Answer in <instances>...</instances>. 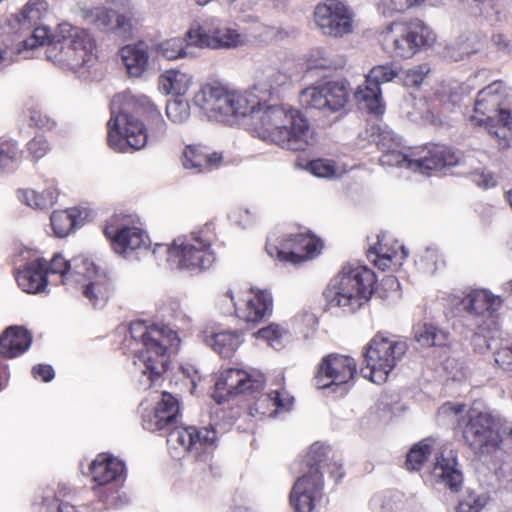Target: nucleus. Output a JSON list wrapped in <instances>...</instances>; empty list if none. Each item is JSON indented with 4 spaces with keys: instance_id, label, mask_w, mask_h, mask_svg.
Returning <instances> with one entry per match:
<instances>
[{
    "instance_id": "obj_7",
    "label": "nucleus",
    "mask_w": 512,
    "mask_h": 512,
    "mask_svg": "<svg viewBox=\"0 0 512 512\" xmlns=\"http://www.w3.org/2000/svg\"><path fill=\"white\" fill-rule=\"evenodd\" d=\"M95 49L96 43L91 33L69 23H61L49 40L45 54L54 64L78 71L95 63Z\"/></svg>"
},
{
    "instance_id": "obj_4",
    "label": "nucleus",
    "mask_w": 512,
    "mask_h": 512,
    "mask_svg": "<svg viewBox=\"0 0 512 512\" xmlns=\"http://www.w3.org/2000/svg\"><path fill=\"white\" fill-rule=\"evenodd\" d=\"M328 453L329 447L324 444L316 442L310 446L303 461L306 471L296 479L290 492V504L294 512L316 511L323 497L322 469L326 468L336 482L344 476L341 464L329 462Z\"/></svg>"
},
{
    "instance_id": "obj_10",
    "label": "nucleus",
    "mask_w": 512,
    "mask_h": 512,
    "mask_svg": "<svg viewBox=\"0 0 512 512\" xmlns=\"http://www.w3.org/2000/svg\"><path fill=\"white\" fill-rule=\"evenodd\" d=\"M429 72L430 67L428 64H421L402 72H398L389 64L375 66L366 75L365 84L357 88L355 98L369 112L380 115L384 112L381 84L399 77L404 86L419 87Z\"/></svg>"
},
{
    "instance_id": "obj_47",
    "label": "nucleus",
    "mask_w": 512,
    "mask_h": 512,
    "mask_svg": "<svg viewBox=\"0 0 512 512\" xmlns=\"http://www.w3.org/2000/svg\"><path fill=\"white\" fill-rule=\"evenodd\" d=\"M478 51L476 43L469 40L456 41L445 48V57L452 61H460Z\"/></svg>"
},
{
    "instance_id": "obj_30",
    "label": "nucleus",
    "mask_w": 512,
    "mask_h": 512,
    "mask_svg": "<svg viewBox=\"0 0 512 512\" xmlns=\"http://www.w3.org/2000/svg\"><path fill=\"white\" fill-rule=\"evenodd\" d=\"M221 153H210L205 147L189 145L183 153V166L196 172H208L217 169L222 163Z\"/></svg>"
},
{
    "instance_id": "obj_24",
    "label": "nucleus",
    "mask_w": 512,
    "mask_h": 512,
    "mask_svg": "<svg viewBox=\"0 0 512 512\" xmlns=\"http://www.w3.org/2000/svg\"><path fill=\"white\" fill-rule=\"evenodd\" d=\"M104 232L110 239L114 251L126 259H137L138 254L150 247L148 235L136 226L107 225Z\"/></svg>"
},
{
    "instance_id": "obj_18",
    "label": "nucleus",
    "mask_w": 512,
    "mask_h": 512,
    "mask_svg": "<svg viewBox=\"0 0 512 512\" xmlns=\"http://www.w3.org/2000/svg\"><path fill=\"white\" fill-rule=\"evenodd\" d=\"M314 21L324 35L343 38L354 31L355 12L343 1L325 0L315 7Z\"/></svg>"
},
{
    "instance_id": "obj_61",
    "label": "nucleus",
    "mask_w": 512,
    "mask_h": 512,
    "mask_svg": "<svg viewBox=\"0 0 512 512\" xmlns=\"http://www.w3.org/2000/svg\"><path fill=\"white\" fill-rule=\"evenodd\" d=\"M472 343L478 353H484L490 347L488 339L480 333H475Z\"/></svg>"
},
{
    "instance_id": "obj_25",
    "label": "nucleus",
    "mask_w": 512,
    "mask_h": 512,
    "mask_svg": "<svg viewBox=\"0 0 512 512\" xmlns=\"http://www.w3.org/2000/svg\"><path fill=\"white\" fill-rule=\"evenodd\" d=\"M188 37L190 42L198 47L213 49L235 48L243 45L245 42L244 35L229 27L215 28L211 34L206 33L201 28H191L188 30Z\"/></svg>"
},
{
    "instance_id": "obj_15",
    "label": "nucleus",
    "mask_w": 512,
    "mask_h": 512,
    "mask_svg": "<svg viewBox=\"0 0 512 512\" xmlns=\"http://www.w3.org/2000/svg\"><path fill=\"white\" fill-rule=\"evenodd\" d=\"M124 470L123 462L105 454L98 455L91 463L94 490L105 508H118L125 503L126 497L118 493Z\"/></svg>"
},
{
    "instance_id": "obj_41",
    "label": "nucleus",
    "mask_w": 512,
    "mask_h": 512,
    "mask_svg": "<svg viewBox=\"0 0 512 512\" xmlns=\"http://www.w3.org/2000/svg\"><path fill=\"white\" fill-rule=\"evenodd\" d=\"M370 505L373 512H401L403 495L394 491L379 493L372 497Z\"/></svg>"
},
{
    "instance_id": "obj_11",
    "label": "nucleus",
    "mask_w": 512,
    "mask_h": 512,
    "mask_svg": "<svg viewBox=\"0 0 512 512\" xmlns=\"http://www.w3.org/2000/svg\"><path fill=\"white\" fill-rule=\"evenodd\" d=\"M407 349L406 341L378 332L367 344L364 353L366 366L361 368V373L374 383L385 382Z\"/></svg>"
},
{
    "instance_id": "obj_51",
    "label": "nucleus",
    "mask_w": 512,
    "mask_h": 512,
    "mask_svg": "<svg viewBox=\"0 0 512 512\" xmlns=\"http://www.w3.org/2000/svg\"><path fill=\"white\" fill-rule=\"evenodd\" d=\"M68 493L69 488L64 484H59L57 491L53 488H46L41 494V506L46 512H54V506L63 503L62 498L66 497Z\"/></svg>"
},
{
    "instance_id": "obj_35",
    "label": "nucleus",
    "mask_w": 512,
    "mask_h": 512,
    "mask_svg": "<svg viewBox=\"0 0 512 512\" xmlns=\"http://www.w3.org/2000/svg\"><path fill=\"white\" fill-rule=\"evenodd\" d=\"M58 197L54 181H48L47 188L43 191L33 189H22L18 191V198L21 202L34 209H48L52 207Z\"/></svg>"
},
{
    "instance_id": "obj_32",
    "label": "nucleus",
    "mask_w": 512,
    "mask_h": 512,
    "mask_svg": "<svg viewBox=\"0 0 512 512\" xmlns=\"http://www.w3.org/2000/svg\"><path fill=\"white\" fill-rule=\"evenodd\" d=\"M120 55L130 77L139 78L147 71L150 55L145 42L122 47Z\"/></svg>"
},
{
    "instance_id": "obj_37",
    "label": "nucleus",
    "mask_w": 512,
    "mask_h": 512,
    "mask_svg": "<svg viewBox=\"0 0 512 512\" xmlns=\"http://www.w3.org/2000/svg\"><path fill=\"white\" fill-rule=\"evenodd\" d=\"M192 76L179 70H168L159 78V89L166 94L184 95L191 83Z\"/></svg>"
},
{
    "instance_id": "obj_21",
    "label": "nucleus",
    "mask_w": 512,
    "mask_h": 512,
    "mask_svg": "<svg viewBox=\"0 0 512 512\" xmlns=\"http://www.w3.org/2000/svg\"><path fill=\"white\" fill-rule=\"evenodd\" d=\"M348 100V90L342 81H329L304 89L299 97L300 104L305 109H317L327 112H337Z\"/></svg>"
},
{
    "instance_id": "obj_53",
    "label": "nucleus",
    "mask_w": 512,
    "mask_h": 512,
    "mask_svg": "<svg viewBox=\"0 0 512 512\" xmlns=\"http://www.w3.org/2000/svg\"><path fill=\"white\" fill-rule=\"evenodd\" d=\"M50 147L45 137L38 135L27 144V150L34 160H38L46 155Z\"/></svg>"
},
{
    "instance_id": "obj_38",
    "label": "nucleus",
    "mask_w": 512,
    "mask_h": 512,
    "mask_svg": "<svg viewBox=\"0 0 512 512\" xmlns=\"http://www.w3.org/2000/svg\"><path fill=\"white\" fill-rule=\"evenodd\" d=\"M192 47L198 46L190 42L187 32L185 39L171 38L159 43L157 45V52L168 60H175L192 56L190 51Z\"/></svg>"
},
{
    "instance_id": "obj_27",
    "label": "nucleus",
    "mask_w": 512,
    "mask_h": 512,
    "mask_svg": "<svg viewBox=\"0 0 512 512\" xmlns=\"http://www.w3.org/2000/svg\"><path fill=\"white\" fill-rule=\"evenodd\" d=\"M253 296L246 299V303L243 307H240L237 302L234 301L232 291H228L231 301L234 304L236 315L245 320L246 322H259L266 316L270 315L273 307V298L267 290H252Z\"/></svg>"
},
{
    "instance_id": "obj_63",
    "label": "nucleus",
    "mask_w": 512,
    "mask_h": 512,
    "mask_svg": "<svg viewBox=\"0 0 512 512\" xmlns=\"http://www.w3.org/2000/svg\"><path fill=\"white\" fill-rule=\"evenodd\" d=\"M317 54H319V59L315 61V67L322 69H330L333 68V62L327 57V52L325 50H317Z\"/></svg>"
},
{
    "instance_id": "obj_55",
    "label": "nucleus",
    "mask_w": 512,
    "mask_h": 512,
    "mask_svg": "<svg viewBox=\"0 0 512 512\" xmlns=\"http://www.w3.org/2000/svg\"><path fill=\"white\" fill-rule=\"evenodd\" d=\"M494 361L499 368L512 371V345L503 346L495 351Z\"/></svg>"
},
{
    "instance_id": "obj_34",
    "label": "nucleus",
    "mask_w": 512,
    "mask_h": 512,
    "mask_svg": "<svg viewBox=\"0 0 512 512\" xmlns=\"http://www.w3.org/2000/svg\"><path fill=\"white\" fill-rule=\"evenodd\" d=\"M242 341V333L238 330H224L204 335V342L223 358L232 357Z\"/></svg>"
},
{
    "instance_id": "obj_5",
    "label": "nucleus",
    "mask_w": 512,
    "mask_h": 512,
    "mask_svg": "<svg viewBox=\"0 0 512 512\" xmlns=\"http://www.w3.org/2000/svg\"><path fill=\"white\" fill-rule=\"evenodd\" d=\"M215 240V226L207 223L189 234L179 235L171 244H156L153 254H167V262L179 271L199 273L216 261L212 249Z\"/></svg>"
},
{
    "instance_id": "obj_17",
    "label": "nucleus",
    "mask_w": 512,
    "mask_h": 512,
    "mask_svg": "<svg viewBox=\"0 0 512 512\" xmlns=\"http://www.w3.org/2000/svg\"><path fill=\"white\" fill-rule=\"evenodd\" d=\"M75 273L79 279L72 288L80 290L94 307H103L112 293V283L107 273L88 258L76 260Z\"/></svg>"
},
{
    "instance_id": "obj_31",
    "label": "nucleus",
    "mask_w": 512,
    "mask_h": 512,
    "mask_svg": "<svg viewBox=\"0 0 512 512\" xmlns=\"http://www.w3.org/2000/svg\"><path fill=\"white\" fill-rule=\"evenodd\" d=\"M433 475L451 491H458L463 483L462 472L457 467L456 455L452 450L436 457Z\"/></svg>"
},
{
    "instance_id": "obj_20",
    "label": "nucleus",
    "mask_w": 512,
    "mask_h": 512,
    "mask_svg": "<svg viewBox=\"0 0 512 512\" xmlns=\"http://www.w3.org/2000/svg\"><path fill=\"white\" fill-rule=\"evenodd\" d=\"M322 248L321 241L309 234L289 235L279 244H273L272 238H268L266 251L271 257H276L281 262L293 264L316 257Z\"/></svg>"
},
{
    "instance_id": "obj_33",
    "label": "nucleus",
    "mask_w": 512,
    "mask_h": 512,
    "mask_svg": "<svg viewBox=\"0 0 512 512\" xmlns=\"http://www.w3.org/2000/svg\"><path fill=\"white\" fill-rule=\"evenodd\" d=\"M292 403L293 398L286 390H273L258 397L254 405L250 407V412L252 415H254L255 412L262 416H272L280 410L289 409Z\"/></svg>"
},
{
    "instance_id": "obj_49",
    "label": "nucleus",
    "mask_w": 512,
    "mask_h": 512,
    "mask_svg": "<svg viewBox=\"0 0 512 512\" xmlns=\"http://www.w3.org/2000/svg\"><path fill=\"white\" fill-rule=\"evenodd\" d=\"M384 236L378 235V241L375 246L370 247L367 252L368 258L382 271L390 267L392 263V254L388 249L382 246Z\"/></svg>"
},
{
    "instance_id": "obj_36",
    "label": "nucleus",
    "mask_w": 512,
    "mask_h": 512,
    "mask_svg": "<svg viewBox=\"0 0 512 512\" xmlns=\"http://www.w3.org/2000/svg\"><path fill=\"white\" fill-rule=\"evenodd\" d=\"M414 339L422 347H445L450 333L432 323H423L414 327Z\"/></svg>"
},
{
    "instance_id": "obj_14",
    "label": "nucleus",
    "mask_w": 512,
    "mask_h": 512,
    "mask_svg": "<svg viewBox=\"0 0 512 512\" xmlns=\"http://www.w3.org/2000/svg\"><path fill=\"white\" fill-rule=\"evenodd\" d=\"M217 432L213 426L175 427L167 435V445L173 458H181L185 453L193 454L202 462L208 463L216 448Z\"/></svg>"
},
{
    "instance_id": "obj_56",
    "label": "nucleus",
    "mask_w": 512,
    "mask_h": 512,
    "mask_svg": "<svg viewBox=\"0 0 512 512\" xmlns=\"http://www.w3.org/2000/svg\"><path fill=\"white\" fill-rule=\"evenodd\" d=\"M31 124L46 129H52L55 126V121L49 116L44 114L40 109L33 108L30 110Z\"/></svg>"
},
{
    "instance_id": "obj_59",
    "label": "nucleus",
    "mask_w": 512,
    "mask_h": 512,
    "mask_svg": "<svg viewBox=\"0 0 512 512\" xmlns=\"http://www.w3.org/2000/svg\"><path fill=\"white\" fill-rule=\"evenodd\" d=\"M491 41L493 45L500 51L507 53L512 51V43L505 34H493Z\"/></svg>"
},
{
    "instance_id": "obj_29",
    "label": "nucleus",
    "mask_w": 512,
    "mask_h": 512,
    "mask_svg": "<svg viewBox=\"0 0 512 512\" xmlns=\"http://www.w3.org/2000/svg\"><path fill=\"white\" fill-rule=\"evenodd\" d=\"M32 343V334L22 326H9L0 335V355L12 359L25 353Z\"/></svg>"
},
{
    "instance_id": "obj_6",
    "label": "nucleus",
    "mask_w": 512,
    "mask_h": 512,
    "mask_svg": "<svg viewBox=\"0 0 512 512\" xmlns=\"http://www.w3.org/2000/svg\"><path fill=\"white\" fill-rule=\"evenodd\" d=\"M376 276L365 266L347 264L334 276L324 292L331 308L354 313L370 300Z\"/></svg>"
},
{
    "instance_id": "obj_8",
    "label": "nucleus",
    "mask_w": 512,
    "mask_h": 512,
    "mask_svg": "<svg viewBox=\"0 0 512 512\" xmlns=\"http://www.w3.org/2000/svg\"><path fill=\"white\" fill-rule=\"evenodd\" d=\"M400 142L392 132H383L380 135L378 146L383 151L379 162L382 166L407 168L415 172L426 173L433 170H442L445 167L455 166L459 162L458 155L444 145H432L423 148L417 153L407 155L397 148Z\"/></svg>"
},
{
    "instance_id": "obj_58",
    "label": "nucleus",
    "mask_w": 512,
    "mask_h": 512,
    "mask_svg": "<svg viewBox=\"0 0 512 512\" xmlns=\"http://www.w3.org/2000/svg\"><path fill=\"white\" fill-rule=\"evenodd\" d=\"M34 378H40L44 382H50L54 377V369L50 365H36L32 368Z\"/></svg>"
},
{
    "instance_id": "obj_45",
    "label": "nucleus",
    "mask_w": 512,
    "mask_h": 512,
    "mask_svg": "<svg viewBox=\"0 0 512 512\" xmlns=\"http://www.w3.org/2000/svg\"><path fill=\"white\" fill-rule=\"evenodd\" d=\"M21 160V151L14 140L0 142V171L13 169Z\"/></svg>"
},
{
    "instance_id": "obj_44",
    "label": "nucleus",
    "mask_w": 512,
    "mask_h": 512,
    "mask_svg": "<svg viewBox=\"0 0 512 512\" xmlns=\"http://www.w3.org/2000/svg\"><path fill=\"white\" fill-rule=\"evenodd\" d=\"M47 12L48 3L46 0H29L21 10L18 21L22 25L28 23L31 26H35Z\"/></svg>"
},
{
    "instance_id": "obj_62",
    "label": "nucleus",
    "mask_w": 512,
    "mask_h": 512,
    "mask_svg": "<svg viewBox=\"0 0 512 512\" xmlns=\"http://www.w3.org/2000/svg\"><path fill=\"white\" fill-rule=\"evenodd\" d=\"M465 409V405L464 404H453V403H445L443 404L440 409H439V412L442 413V414H449V413H452L454 415H458V414H461Z\"/></svg>"
},
{
    "instance_id": "obj_57",
    "label": "nucleus",
    "mask_w": 512,
    "mask_h": 512,
    "mask_svg": "<svg viewBox=\"0 0 512 512\" xmlns=\"http://www.w3.org/2000/svg\"><path fill=\"white\" fill-rule=\"evenodd\" d=\"M49 39V30L46 27L35 25L33 35L25 41L26 46L34 48L37 45H44L46 40Z\"/></svg>"
},
{
    "instance_id": "obj_1",
    "label": "nucleus",
    "mask_w": 512,
    "mask_h": 512,
    "mask_svg": "<svg viewBox=\"0 0 512 512\" xmlns=\"http://www.w3.org/2000/svg\"><path fill=\"white\" fill-rule=\"evenodd\" d=\"M288 80L287 74L268 66L258 73L251 91L241 93L218 83H207L195 94L193 102L213 121L231 124L249 116V129L254 136L283 149L304 151L314 141L308 119L288 106L267 105Z\"/></svg>"
},
{
    "instance_id": "obj_19",
    "label": "nucleus",
    "mask_w": 512,
    "mask_h": 512,
    "mask_svg": "<svg viewBox=\"0 0 512 512\" xmlns=\"http://www.w3.org/2000/svg\"><path fill=\"white\" fill-rule=\"evenodd\" d=\"M452 301L457 310L475 320L480 332L485 330L488 321L494 322V316L502 306V299L486 289H470L462 297H453Z\"/></svg>"
},
{
    "instance_id": "obj_23",
    "label": "nucleus",
    "mask_w": 512,
    "mask_h": 512,
    "mask_svg": "<svg viewBox=\"0 0 512 512\" xmlns=\"http://www.w3.org/2000/svg\"><path fill=\"white\" fill-rule=\"evenodd\" d=\"M262 386L263 380L261 377L252 378L244 370L229 368L220 373L212 396L218 404H222L239 394L255 392Z\"/></svg>"
},
{
    "instance_id": "obj_43",
    "label": "nucleus",
    "mask_w": 512,
    "mask_h": 512,
    "mask_svg": "<svg viewBox=\"0 0 512 512\" xmlns=\"http://www.w3.org/2000/svg\"><path fill=\"white\" fill-rule=\"evenodd\" d=\"M308 170L319 178H337L345 173L343 166L331 159L319 158L309 162Z\"/></svg>"
},
{
    "instance_id": "obj_13",
    "label": "nucleus",
    "mask_w": 512,
    "mask_h": 512,
    "mask_svg": "<svg viewBox=\"0 0 512 512\" xmlns=\"http://www.w3.org/2000/svg\"><path fill=\"white\" fill-rule=\"evenodd\" d=\"M80 16L88 24L122 40L133 37L137 24L130 0H111L109 6L82 8Z\"/></svg>"
},
{
    "instance_id": "obj_2",
    "label": "nucleus",
    "mask_w": 512,
    "mask_h": 512,
    "mask_svg": "<svg viewBox=\"0 0 512 512\" xmlns=\"http://www.w3.org/2000/svg\"><path fill=\"white\" fill-rule=\"evenodd\" d=\"M132 109L148 114L150 125L156 137H162L166 132V123L160 111L145 96H134L131 92H123L111 101V117L107 124V142L116 152L127 153L145 147L147 133L142 122L130 113Z\"/></svg>"
},
{
    "instance_id": "obj_48",
    "label": "nucleus",
    "mask_w": 512,
    "mask_h": 512,
    "mask_svg": "<svg viewBox=\"0 0 512 512\" xmlns=\"http://www.w3.org/2000/svg\"><path fill=\"white\" fill-rule=\"evenodd\" d=\"M166 115L175 124H183L190 117V105L186 100L177 98L166 105Z\"/></svg>"
},
{
    "instance_id": "obj_3",
    "label": "nucleus",
    "mask_w": 512,
    "mask_h": 512,
    "mask_svg": "<svg viewBox=\"0 0 512 512\" xmlns=\"http://www.w3.org/2000/svg\"><path fill=\"white\" fill-rule=\"evenodd\" d=\"M129 336L134 343V364L139 366L140 388L146 390L157 385L162 374L169 367V349H177L180 339L177 333L166 325L148 326L137 320L129 326Z\"/></svg>"
},
{
    "instance_id": "obj_26",
    "label": "nucleus",
    "mask_w": 512,
    "mask_h": 512,
    "mask_svg": "<svg viewBox=\"0 0 512 512\" xmlns=\"http://www.w3.org/2000/svg\"><path fill=\"white\" fill-rule=\"evenodd\" d=\"M179 416L178 399L168 392H163L154 412L143 416V428L152 432H163L173 426Z\"/></svg>"
},
{
    "instance_id": "obj_50",
    "label": "nucleus",
    "mask_w": 512,
    "mask_h": 512,
    "mask_svg": "<svg viewBox=\"0 0 512 512\" xmlns=\"http://www.w3.org/2000/svg\"><path fill=\"white\" fill-rule=\"evenodd\" d=\"M257 336L265 339L272 348L279 350L283 346V340L288 338V331L280 325L271 324L260 329Z\"/></svg>"
},
{
    "instance_id": "obj_22",
    "label": "nucleus",
    "mask_w": 512,
    "mask_h": 512,
    "mask_svg": "<svg viewBox=\"0 0 512 512\" xmlns=\"http://www.w3.org/2000/svg\"><path fill=\"white\" fill-rule=\"evenodd\" d=\"M356 362L353 358L341 354H329L318 365L314 378L318 389H327L333 386L343 387L354 378Z\"/></svg>"
},
{
    "instance_id": "obj_9",
    "label": "nucleus",
    "mask_w": 512,
    "mask_h": 512,
    "mask_svg": "<svg viewBox=\"0 0 512 512\" xmlns=\"http://www.w3.org/2000/svg\"><path fill=\"white\" fill-rule=\"evenodd\" d=\"M501 89V82H493L479 91L474 104L475 114L470 118L474 125L485 126L500 150L510 146L512 124L509 108L504 104L508 94Z\"/></svg>"
},
{
    "instance_id": "obj_64",
    "label": "nucleus",
    "mask_w": 512,
    "mask_h": 512,
    "mask_svg": "<svg viewBox=\"0 0 512 512\" xmlns=\"http://www.w3.org/2000/svg\"><path fill=\"white\" fill-rule=\"evenodd\" d=\"M482 177H483V181L480 184L483 185L484 187L487 188V187L493 186L495 184L494 178L491 174H482Z\"/></svg>"
},
{
    "instance_id": "obj_52",
    "label": "nucleus",
    "mask_w": 512,
    "mask_h": 512,
    "mask_svg": "<svg viewBox=\"0 0 512 512\" xmlns=\"http://www.w3.org/2000/svg\"><path fill=\"white\" fill-rule=\"evenodd\" d=\"M486 503L487 498L485 496L470 494L459 502L456 512H480Z\"/></svg>"
},
{
    "instance_id": "obj_16",
    "label": "nucleus",
    "mask_w": 512,
    "mask_h": 512,
    "mask_svg": "<svg viewBox=\"0 0 512 512\" xmlns=\"http://www.w3.org/2000/svg\"><path fill=\"white\" fill-rule=\"evenodd\" d=\"M433 40L428 28L418 19L409 23H392L384 33V42L400 58L412 57L419 47Z\"/></svg>"
},
{
    "instance_id": "obj_12",
    "label": "nucleus",
    "mask_w": 512,
    "mask_h": 512,
    "mask_svg": "<svg viewBox=\"0 0 512 512\" xmlns=\"http://www.w3.org/2000/svg\"><path fill=\"white\" fill-rule=\"evenodd\" d=\"M459 425L465 444L478 458L492 456L501 449L504 432L500 418L471 411Z\"/></svg>"
},
{
    "instance_id": "obj_60",
    "label": "nucleus",
    "mask_w": 512,
    "mask_h": 512,
    "mask_svg": "<svg viewBox=\"0 0 512 512\" xmlns=\"http://www.w3.org/2000/svg\"><path fill=\"white\" fill-rule=\"evenodd\" d=\"M482 14L484 17L491 21L492 23H499L505 19V16L502 14V10L499 5L492 4L489 11H483Z\"/></svg>"
},
{
    "instance_id": "obj_54",
    "label": "nucleus",
    "mask_w": 512,
    "mask_h": 512,
    "mask_svg": "<svg viewBox=\"0 0 512 512\" xmlns=\"http://www.w3.org/2000/svg\"><path fill=\"white\" fill-rule=\"evenodd\" d=\"M379 9L385 16H390L395 12H404L408 7L407 0H380Z\"/></svg>"
},
{
    "instance_id": "obj_46",
    "label": "nucleus",
    "mask_w": 512,
    "mask_h": 512,
    "mask_svg": "<svg viewBox=\"0 0 512 512\" xmlns=\"http://www.w3.org/2000/svg\"><path fill=\"white\" fill-rule=\"evenodd\" d=\"M441 262L438 250L434 247H427L421 254L417 255L415 264L417 268L426 274H434Z\"/></svg>"
},
{
    "instance_id": "obj_39",
    "label": "nucleus",
    "mask_w": 512,
    "mask_h": 512,
    "mask_svg": "<svg viewBox=\"0 0 512 512\" xmlns=\"http://www.w3.org/2000/svg\"><path fill=\"white\" fill-rule=\"evenodd\" d=\"M78 258H85L84 256H78L72 260H66L61 254H55L51 259L49 266H47V274H59L62 276V283L68 288H72L75 281H78L79 277L75 273V262Z\"/></svg>"
},
{
    "instance_id": "obj_28",
    "label": "nucleus",
    "mask_w": 512,
    "mask_h": 512,
    "mask_svg": "<svg viewBox=\"0 0 512 512\" xmlns=\"http://www.w3.org/2000/svg\"><path fill=\"white\" fill-rule=\"evenodd\" d=\"M19 287L26 293L36 294L47 287V262L43 258L32 260L16 274Z\"/></svg>"
},
{
    "instance_id": "obj_42",
    "label": "nucleus",
    "mask_w": 512,
    "mask_h": 512,
    "mask_svg": "<svg viewBox=\"0 0 512 512\" xmlns=\"http://www.w3.org/2000/svg\"><path fill=\"white\" fill-rule=\"evenodd\" d=\"M432 439H424L415 444L407 454L406 469L409 471H419L428 457L432 453Z\"/></svg>"
},
{
    "instance_id": "obj_40",
    "label": "nucleus",
    "mask_w": 512,
    "mask_h": 512,
    "mask_svg": "<svg viewBox=\"0 0 512 512\" xmlns=\"http://www.w3.org/2000/svg\"><path fill=\"white\" fill-rule=\"evenodd\" d=\"M50 219L55 235L60 238L69 235L70 232L80 224L77 219V210L74 208L54 211Z\"/></svg>"
}]
</instances>
